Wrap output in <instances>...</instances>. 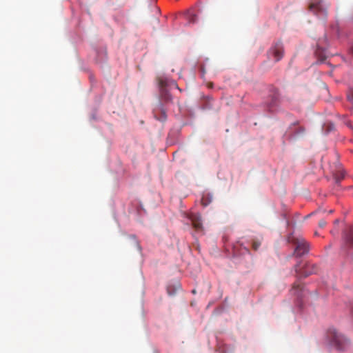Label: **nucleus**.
<instances>
[{
  "instance_id": "0eeeda50",
  "label": "nucleus",
  "mask_w": 353,
  "mask_h": 353,
  "mask_svg": "<svg viewBox=\"0 0 353 353\" xmlns=\"http://www.w3.org/2000/svg\"><path fill=\"white\" fill-rule=\"evenodd\" d=\"M161 86V98L165 102H168L172 100V96L169 93L168 90L166 88L167 83L165 81L161 80L160 81Z\"/></svg>"
},
{
  "instance_id": "423d86ee",
  "label": "nucleus",
  "mask_w": 353,
  "mask_h": 353,
  "mask_svg": "<svg viewBox=\"0 0 353 353\" xmlns=\"http://www.w3.org/2000/svg\"><path fill=\"white\" fill-rule=\"evenodd\" d=\"M291 292L292 294L296 296L299 299L302 298L305 295L303 287L299 281H296L293 284Z\"/></svg>"
},
{
  "instance_id": "f8f14e48",
  "label": "nucleus",
  "mask_w": 353,
  "mask_h": 353,
  "mask_svg": "<svg viewBox=\"0 0 353 353\" xmlns=\"http://www.w3.org/2000/svg\"><path fill=\"white\" fill-rule=\"evenodd\" d=\"M347 99L353 103V88H350L347 94Z\"/></svg>"
},
{
  "instance_id": "f03ea898",
  "label": "nucleus",
  "mask_w": 353,
  "mask_h": 353,
  "mask_svg": "<svg viewBox=\"0 0 353 353\" xmlns=\"http://www.w3.org/2000/svg\"><path fill=\"white\" fill-rule=\"evenodd\" d=\"M288 241L295 246L294 254L296 256L301 257L309 252V243L303 237L292 236L288 237Z\"/></svg>"
},
{
  "instance_id": "7ed1b4c3",
  "label": "nucleus",
  "mask_w": 353,
  "mask_h": 353,
  "mask_svg": "<svg viewBox=\"0 0 353 353\" xmlns=\"http://www.w3.org/2000/svg\"><path fill=\"white\" fill-rule=\"evenodd\" d=\"M294 270L297 276L307 277L312 274H316L319 268L315 264L307 263L303 267H301L299 264L296 265Z\"/></svg>"
},
{
  "instance_id": "ddd939ff",
  "label": "nucleus",
  "mask_w": 353,
  "mask_h": 353,
  "mask_svg": "<svg viewBox=\"0 0 353 353\" xmlns=\"http://www.w3.org/2000/svg\"><path fill=\"white\" fill-rule=\"evenodd\" d=\"M261 246V242L259 241L254 240L252 243V247L254 250H257Z\"/></svg>"
},
{
  "instance_id": "2eb2a0df",
  "label": "nucleus",
  "mask_w": 353,
  "mask_h": 353,
  "mask_svg": "<svg viewBox=\"0 0 353 353\" xmlns=\"http://www.w3.org/2000/svg\"><path fill=\"white\" fill-rule=\"evenodd\" d=\"M326 225V221H324V220H321L319 222V227L321 228H323L325 227V225Z\"/></svg>"
},
{
  "instance_id": "9d476101",
  "label": "nucleus",
  "mask_w": 353,
  "mask_h": 353,
  "mask_svg": "<svg viewBox=\"0 0 353 353\" xmlns=\"http://www.w3.org/2000/svg\"><path fill=\"white\" fill-rule=\"evenodd\" d=\"M345 241L346 244L352 248L353 247V228H350L349 232L345 234Z\"/></svg>"
},
{
  "instance_id": "39448f33",
  "label": "nucleus",
  "mask_w": 353,
  "mask_h": 353,
  "mask_svg": "<svg viewBox=\"0 0 353 353\" xmlns=\"http://www.w3.org/2000/svg\"><path fill=\"white\" fill-rule=\"evenodd\" d=\"M270 53L275 58L276 61L281 59L283 54V48L281 43H276L270 50Z\"/></svg>"
},
{
  "instance_id": "6e6552de",
  "label": "nucleus",
  "mask_w": 353,
  "mask_h": 353,
  "mask_svg": "<svg viewBox=\"0 0 353 353\" xmlns=\"http://www.w3.org/2000/svg\"><path fill=\"white\" fill-rule=\"evenodd\" d=\"M190 219L192 222V224L194 227V228L196 230H202V221L201 216L198 214H192L190 216Z\"/></svg>"
},
{
  "instance_id": "20e7f679",
  "label": "nucleus",
  "mask_w": 353,
  "mask_h": 353,
  "mask_svg": "<svg viewBox=\"0 0 353 353\" xmlns=\"http://www.w3.org/2000/svg\"><path fill=\"white\" fill-rule=\"evenodd\" d=\"M309 9L319 17H324L327 15V8L323 4V0H314L310 3Z\"/></svg>"
},
{
  "instance_id": "9b49d317",
  "label": "nucleus",
  "mask_w": 353,
  "mask_h": 353,
  "mask_svg": "<svg viewBox=\"0 0 353 353\" xmlns=\"http://www.w3.org/2000/svg\"><path fill=\"white\" fill-rule=\"evenodd\" d=\"M189 23H194L197 20V17L195 14H191L188 17Z\"/></svg>"
},
{
  "instance_id": "f257e3e1",
  "label": "nucleus",
  "mask_w": 353,
  "mask_h": 353,
  "mask_svg": "<svg viewBox=\"0 0 353 353\" xmlns=\"http://www.w3.org/2000/svg\"><path fill=\"white\" fill-rule=\"evenodd\" d=\"M327 337L331 345L339 351H345L351 346L350 340L336 329H330L327 332Z\"/></svg>"
},
{
  "instance_id": "f3484780",
  "label": "nucleus",
  "mask_w": 353,
  "mask_h": 353,
  "mask_svg": "<svg viewBox=\"0 0 353 353\" xmlns=\"http://www.w3.org/2000/svg\"><path fill=\"white\" fill-rule=\"evenodd\" d=\"M338 222H339V220H338V219H336V220L334 221V223H337Z\"/></svg>"
},
{
  "instance_id": "4468645a",
  "label": "nucleus",
  "mask_w": 353,
  "mask_h": 353,
  "mask_svg": "<svg viewBox=\"0 0 353 353\" xmlns=\"http://www.w3.org/2000/svg\"><path fill=\"white\" fill-rule=\"evenodd\" d=\"M170 86L172 87V88H176V89H178V90H179L181 91V89L178 87V85L174 81L171 82Z\"/></svg>"
},
{
  "instance_id": "dca6fc26",
  "label": "nucleus",
  "mask_w": 353,
  "mask_h": 353,
  "mask_svg": "<svg viewBox=\"0 0 353 353\" xmlns=\"http://www.w3.org/2000/svg\"><path fill=\"white\" fill-rule=\"evenodd\" d=\"M208 87L209 88H213V83L212 82H210L207 84Z\"/></svg>"
},
{
  "instance_id": "1a4fd4ad",
  "label": "nucleus",
  "mask_w": 353,
  "mask_h": 353,
  "mask_svg": "<svg viewBox=\"0 0 353 353\" xmlns=\"http://www.w3.org/2000/svg\"><path fill=\"white\" fill-rule=\"evenodd\" d=\"M333 176L336 185H339L341 181L344 179L345 171L340 169V165H339L338 170L334 172Z\"/></svg>"
}]
</instances>
